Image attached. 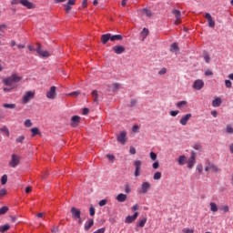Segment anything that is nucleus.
I'll return each mask as SVG.
<instances>
[{"mask_svg":"<svg viewBox=\"0 0 233 233\" xmlns=\"http://www.w3.org/2000/svg\"><path fill=\"white\" fill-rule=\"evenodd\" d=\"M23 81V76H19V74L15 73L8 77H5L2 80V83L5 85V86H12V88H15L17 86V83H21Z\"/></svg>","mask_w":233,"mask_h":233,"instance_id":"nucleus-1","label":"nucleus"},{"mask_svg":"<svg viewBox=\"0 0 233 233\" xmlns=\"http://www.w3.org/2000/svg\"><path fill=\"white\" fill-rule=\"evenodd\" d=\"M210 170L212 172H215L216 174H219V172H221V169H219V167L218 166H216L211 161H208V162H206L205 171L210 172Z\"/></svg>","mask_w":233,"mask_h":233,"instance_id":"nucleus-2","label":"nucleus"},{"mask_svg":"<svg viewBox=\"0 0 233 233\" xmlns=\"http://www.w3.org/2000/svg\"><path fill=\"white\" fill-rule=\"evenodd\" d=\"M21 162V157L13 154L11 156V160L9 161V167H11V168H15V167H17V165H19V163Z\"/></svg>","mask_w":233,"mask_h":233,"instance_id":"nucleus-3","label":"nucleus"},{"mask_svg":"<svg viewBox=\"0 0 233 233\" xmlns=\"http://www.w3.org/2000/svg\"><path fill=\"white\" fill-rule=\"evenodd\" d=\"M35 96V92L34 91L25 92V94L22 98L24 105H26V103H30V99H34Z\"/></svg>","mask_w":233,"mask_h":233,"instance_id":"nucleus-4","label":"nucleus"},{"mask_svg":"<svg viewBox=\"0 0 233 233\" xmlns=\"http://www.w3.org/2000/svg\"><path fill=\"white\" fill-rule=\"evenodd\" d=\"M141 165H143V161H141V160H136L134 162V167H135L134 176H135V177H139V176H141Z\"/></svg>","mask_w":233,"mask_h":233,"instance_id":"nucleus-5","label":"nucleus"},{"mask_svg":"<svg viewBox=\"0 0 233 233\" xmlns=\"http://www.w3.org/2000/svg\"><path fill=\"white\" fill-rule=\"evenodd\" d=\"M56 90V86H53L50 87V89L46 92V95L47 99H54L55 97H57V92Z\"/></svg>","mask_w":233,"mask_h":233,"instance_id":"nucleus-6","label":"nucleus"},{"mask_svg":"<svg viewBox=\"0 0 233 233\" xmlns=\"http://www.w3.org/2000/svg\"><path fill=\"white\" fill-rule=\"evenodd\" d=\"M205 86V81L202 79H197L193 83V88L194 90H203Z\"/></svg>","mask_w":233,"mask_h":233,"instance_id":"nucleus-7","label":"nucleus"},{"mask_svg":"<svg viewBox=\"0 0 233 233\" xmlns=\"http://www.w3.org/2000/svg\"><path fill=\"white\" fill-rule=\"evenodd\" d=\"M152 187L148 182H143L141 184V189L139 190V194H148V190Z\"/></svg>","mask_w":233,"mask_h":233,"instance_id":"nucleus-8","label":"nucleus"},{"mask_svg":"<svg viewBox=\"0 0 233 233\" xmlns=\"http://www.w3.org/2000/svg\"><path fill=\"white\" fill-rule=\"evenodd\" d=\"M171 14L176 17L175 25H181V12L177 9H174Z\"/></svg>","mask_w":233,"mask_h":233,"instance_id":"nucleus-9","label":"nucleus"},{"mask_svg":"<svg viewBox=\"0 0 233 233\" xmlns=\"http://www.w3.org/2000/svg\"><path fill=\"white\" fill-rule=\"evenodd\" d=\"M22 6H25V8H27V10H32L34 8H35V5H34V3L28 1V0H21V4Z\"/></svg>","mask_w":233,"mask_h":233,"instance_id":"nucleus-10","label":"nucleus"},{"mask_svg":"<svg viewBox=\"0 0 233 233\" xmlns=\"http://www.w3.org/2000/svg\"><path fill=\"white\" fill-rule=\"evenodd\" d=\"M71 214H72V218L75 220L79 219V218H81V210L76 208H71Z\"/></svg>","mask_w":233,"mask_h":233,"instance_id":"nucleus-11","label":"nucleus"},{"mask_svg":"<svg viewBox=\"0 0 233 233\" xmlns=\"http://www.w3.org/2000/svg\"><path fill=\"white\" fill-rule=\"evenodd\" d=\"M195 164H196V153L192 152L191 156L187 161V167L193 168Z\"/></svg>","mask_w":233,"mask_h":233,"instance_id":"nucleus-12","label":"nucleus"},{"mask_svg":"<svg viewBox=\"0 0 233 233\" xmlns=\"http://www.w3.org/2000/svg\"><path fill=\"white\" fill-rule=\"evenodd\" d=\"M117 141L121 143V145H126L127 143V132L122 131L118 137H117Z\"/></svg>","mask_w":233,"mask_h":233,"instance_id":"nucleus-13","label":"nucleus"},{"mask_svg":"<svg viewBox=\"0 0 233 233\" xmlns=\"http://www.w3.org/2000/svg\"><path fill=\"white\" fill-rule=\"evenodd\" d=\"M190 117H192V114H190V113L182 116L181 119L179 120L180 125H182V127H186V125L188 123V120L190 119Z\"/></svg>","mask_w":233,"mask_h":233,"instance_id":"nucleus-14","label":"nucleus"},{"mask_svg":"<svg viewBox=\"0 0 233 233\" xmlns=\"http://www.w3.org/2000/svg\"><path fill=\"white\" fill-rule=\"evenodd\" d=\"M36 52L39 56H41V57H50V53L48 51L43 50V48H41V46H38V47L36 48Z\"/></svg>","mask_w":233,"mask_h":233,"instance_id":"nucleus-15","label":"nucleus"},{"mask_svg":"<svg viewBox=\"0 0 233 233\" xmlns=\"http://www.w3.org/2000/svg\"><path fill=\"white\" fill-rule=\"evenodd\" d=\"M205 17L208 19V27L214 28V26H216V22L212 19V15L209 13H206Z\"/></svg>","mask_w":233,"mask_h":233,"instance_id":"nucleus-16","label":"nucleus"},{"mask_svg":"<svg viewBox=\"0 0 233 233\" xmlns=\"http://www.w3.org/2000/svg\"><path fill=\"white\" fill-rule=\"evenodd\" d=\"M113 52H115V54L120 55L123 54L125 52V46H115L112 47Z\"/></svg>","mask_w":233,"mask_h":233,"instance_id":"nucleus-17","label":"nucleus"},{"mask_svg":"<svg viewBox=\"0 0 233 233\" xmlns=\"http://www.w3.org/2000/svg\"><path fill=\"white\" fill-rule=\"evenodd\" d=\"M137 216H139L138 212H135L133 216H127L126 218V223H134L137 219Z\"/></svg>","mask_w":233,"mask_h":233,"instance_id":"nucleus-18","label":"nucleus"},{"mask_svg":"<svg viewBox=\"0 0 233 233\" xmlns=\"http://www.w3.org/2000/svg\"><path fill=\"white\" fill-rule=\"evenodd\" d=\"M177 161V163L180 167H183V165H187V157L185 155H181V156L178 157Z\"/></svg>","mask_w":233,"mask_h":233,"instance_id":"nucleus-19","label":"nucleus"},{"mask_svg":"<svg viewBox=\"0 0 233 233\" xmlns=\"http://www.w3.org/2000/svg\"><path fill=\"white\" fill-rule=\"evenodd\" d=\"M101 41L103 45H106L108 41H111V34L102 35Z\"/></svg>","mask_w":233,"mask_h":233,"instance_id":"nucleus-20","label":"nucleus"},{"mask_svg":"<svg viewBox=\"0 0 233 233\" xmlns=\"http://www.w3.org/2000/svg\"><path fill=\"white\" fill-rule=\"evenodd\" d=\"M81 117L79 116H72L71 120H72V127H77V125H79V121H80Z\"/></svg>","mask_w":233,"mask_h":233,"instance_id":"nucleus-21","label":"nucleus"},{"mask_svg":"<svg viewBox=\"0 0 233 233\" xmlns=\"http://www.w3.org/2000/svg\"><path fill=\"white\" fill-rule=\"evenodd\" d=\"M94 227V220L92 218L88 219L85 224V230H90Z\"/></svg>","mask_w":233,"mask_h":233,"instance_id":"nucleus-22","label":"nucleus"},{"mask_svg":"<svg viewBox=\"0 0 233 233\" xmlns=\"http://www.w3.org/2000/svg\"><path fill=\"white\" fill-rule=\"evenodd\" d=\"M116 201H118L119 203H125V201H127V195L120 193L116 196Z\"/></svg>","mask_w":233,"mask_h":233,"instance_id":"nucleus-23","label":"nucleus"},{"mask_svg":"<svg viewBox=\"0 0 233 233\" xmlns=\"http://www.w3.org/2000/svg\"><path fill=\"white\" fill-rule=\"evenodd\" d=\"M212 106L218 108V106H221V98L217 97L215 100L212 101Z\"/></svg>","mask_w":233,"mask_h":233,"instance_id":"nucleus-24","label":"nucleus"},{"mask_svg":"<svg viewBox=\"0 0 233 233\" xmlns=\"http://www.w3.org/2000/svg\"><path fill=\"white\" fill-rule=\"evenodd\" d=\"M183 106H188V102L182 100L177 103V108H183Z\"/></svg>","mask_w":233,"mask_h":233,"instance_id":"nucleus-25","label":"nucleus"},{"mask_svg":"<svg viewBox=\"0 0 233 233\" xmlns=\"http://www.w3.org/2000/svg\"><path fill=\"white\" fill-rule=\"evenodd\" d=\"M31 132H32V137H35V136H39V134H41V131H39L38 127L31 128Z\"/></svg>","mask_w":233,"mask_h":233,"instance_id":"nucleus-26","label":"nucleus"},{"mask_svg":"<svg viewBox=\"0 0 233 233\" xmlns=\"http://www.w3.org/2000/svg\"><path fill=\"white\" fill-rule=\"evenodd\" d=\"M123 35H111V41H122Z\"/></svg>","mask_w":233,"mask_h":233,"instance_id":"nucleus-27","label":"nucleus"},{"mask_svg":"<svg viewBox=\"0 0 233 233\" xmlns=\"http://www.w3.org/2000/svg\"><path fill=\"white\" fill-rule=\"evenodd\" d=\"M8 230H10V225L5 224L4 226H0V232L5 233L8 232Z\"/></svg>","mask_w":233,"mask_h":233,"instance_id":"nucleus-28","label":"nucleus"},{"mask_svg":"<svg viewBox=\"0 0 233 233\" xmlns=\"http://www.w3.org/2000/svg\"><path fill=\"white\" fill-rule=\"evenodd\" d=\"M0 132H3L4 134H5V136H7V137H10V130H8V127H6V126H4L0 128Z\"/></svg>","mask_w":233,"mask_h":233,"instance_id":"nucleus-29","label":"nucleus"},{"mask_svg":"<svg viewBox=\"0 0 233 233\" xmlns=\"http://www.w3.org/2000/svg\"><path fill=\"white\" fill-rule=\"evenodd\" d=\"M170 52H179V46L177 43H173L170 47Z\"/></svg>","mask_w":233,"mask_h":233,"instance_id":"nucleus-30","label":"nucleus"},{"mask_svg":"<svg viewBox=\"0 0 233 233\" xmlns=\"http://www.w3.org/2000/svg\"><path fill=\"white\" fill-rule=\"evenodd\" d=\"M15 107V104H3V108H9L10 110H14Z\"/></svg>","mask_w":233,"mask_h":233,"instance_id":"nucleus-31","label":"nucleus"},{"mask_svg":"<svg viewBox=\"0 0 233 233\" xmlns=\"http://www.w3.org/2000/svg\"><path fill=\"white\" fill-rule=\"evenodd\" d=\"M210 210L211 212H218V205L214 202H210Z\"/></svg>","mask_w":233,"mask_h":233,"instance_id":"nucleus-32","label":"nucleus"},{"mask_svg":"<svg viewBox=\"0 0 233 233\" xmlns=\"http://www.w3.org/2000/svg\"><path fill=\"white\" fill-rule=\"evenodd\" d=\"M145 225H147V218H142L138 222L137 227H139L140 228H143V227H145Z\"/></svg>","mask_w":233,"mask_h":233,"instance_id":"nucleus-33","label":"nucleus"},{"mask_svg":"<svg viewBox=\"0 0 233 233\" xmlns=\"http://www.w3.org/2000/svg\"><path fill=\"white\" fill-rule=\"evenodd\" d=\"M92 96L94 97V102L97 103V99L99 97V95L97 94V90H93L92 91Z\"/></svg>","mask_w":233,"mask_h":233,"instance_id":"nucleus-34","label":"nucleus"},{"mask_svg":"<svg viewBox=\"0 0 233 233\" xmlns=\"http://www.w3.org/2000/svg\"><path fill=\"white\" fill-rule=\"evenodd\" d=\"M66 96H71L74 97H77L78 96H81V91H74L72 93L66 94Z\"/></svg>","mask_w":233,"mask_h":233,"instance_id":"nucleus-35","label":"nucleus"},{"mask_svg":"<svg viewBox=\"0 0 233 233\" xmlns=\"http://www.w3.org/2000/svg\"><path fill=\"white\" fill-rule=\"evenodd\" d=\"M153 179H155V181L161 179V172L157 171V173H155L153 176Z\"/></svg>","mask_w":233,"mask_h":233,"instance_id":"nucleus-36","label":"nucleus"},{"mask_svg":"<svg viewBox=\"0 0 233 233\" xmlns=\"http://www.w3.org/2000/svg\"><path fill=\"white\" fill-rule=\"evenodd\" d=\"M7 181H8V176H6V175L2 176V177H1L2 185H6Z\"/></svg>","mask_w":233,"mask_h":233,"instance_id":"nucleus-37","label":"nucleus"},{"mask_svg":"<svg viewBox=\"0 0 233 233\" xmlns=\"http://www.w3.org/2000/svg\"><path fill=\"white\" fill-rule=\"evenodd\" d=\"M141 35L143 37V39H146L147 38V35H148V29L147 28H144L141 32Z\"/></svg>","mask_w":233,"mask_h":233,"instance_id":"nucleus-38","label":"nucleus"},{"mask_svg":"<svg viewBox=\"0 0 233 233\" xmlns=\"http://www.w3.org/2000/svg\"><path fill=\"white\" fill-rule=\"evenodd\" d=\"M8 212V207L5 206L0 208V216H3V214H6Z\"/></svg>","mask_w":233,"mask_h":233,"instance_id":"nucleus-39","label":"nucleus"},{"mask_svg":"<svg viewBox=\"0 0 233 233\" xmlns=\"http://www.w3.org/2000/svg\"><path fill=\"white\" fill-rule=\"evenodd\" d=\"M149 156H150V159L152 161H156L157 159V154H156V153H154L152 151L150 152Z\"/></svg>","mask_w":233,"mask_h":233,"instance_id":"nucleus-40","label":"nucleus"},{"mask_svg":"<svg viewBox=\"0 0 233 233\" xmlns=\"http://www.w3.org/2000/svg\"><path fill=\"white\" fill-rule=\"evenodd\" d=\"M8 194V191H6V188L0 189V198H5Z\"/></svg>","mask_w":233,"mask_h":233,"instance_id":"nucleus-41","label":"nucleus"},{"mask_svg":"<svg viewBox=\"0 0 233 233\" xmlns=\"http://www.w3.org/2000/svg\"><path fill=\"white\" fill-rule=\"evenodd\" d=\"M227 134H233V127L230 125H228L226 127Z\"/></svg>","mask_w":233,"mask_h":233,"instance_id":"nucleus-42","label":"nucleus"},{"mask_svg":"<svg viewBox=\"0 0 233 233\" xmlns=\"http://www.w3.org/2000/svg\"><path fill=\"white\" fill-rule=\"evenodd\" d=\"M25 127H26V128H30V127H32V120L26 119L25 121Z\"/></svg>","mask_w":233,"mask_h":233,"instance_id":"nucleus-43","label":"nucleus"},{"mask_svg":"<svg viewBox=\"0 0 233 233\" xmlns=\"http://www.w3.org/2000/svg\"><path fill=\"white\" fill-rule=\"evenodd\" d=\"M111 86H112L113 92H116V90H119L120 85L119 84H112Z\"/></svg>","mask_w":233,"mask_h":233,"instance_id":"nucleus-44","label":"nucleus"},{"mask_svg":"<svg viewBox=\"0 0 233 233\" xmlns=\"http://www.w3.org/2000/svg\"><path fill=\"white\" fill-rule=\"evenodd\" d=\"M144 14L147 17H152V12L148 9H144Z\"/></svg>","mask_w":233,"mask_h":233,"instance_id":"nucleus-45","label":"nucleus"},{"mask_svg":"<svg viewBox=\"0 0 233 233\" xmlns=\"http://www.w3.org/2000/svg\"><path fill=\"white\" fill-rule=\"evenodd\" d=\"M125 192H126V194H130L132 192V188L130 187L129 185H126Z\"/></svg>","mask_w":233,"mask_h":233,"instance_id":"nucleus-46","label":"nucleus"},{"mask_svg":"<svg viewBox=\"0 0 233 233\" xmlns=\"http://www.w3.org/2000/svg\"><path fill=\"white\" fill-rule=\"evenodd\" d=\"M16 143H23L25 141V136H20L15 139Z\"/></svg>","mask_w":233,"mask_h":233,"instance_id":"nucleus-47","label":"nucleus"},{"mask_svg":"<svg viewBox=\"0 0 233 233\" xmlns=\"http://www.w3.org/2000/svg\"><path fill=\"white\" fill-rule=\"evenodd\" d=\"M225 85L227 88H232V82L230 80H226Z\"/></svg>","mask_w":233,"mask_h":233,"instance_id":"nucleus-48","label":"nucleus"},{"mask_svg":"<svg viewBox=\"0 0 233 233\" xmlns=\"http://www.w3.org/2000/svg\"><path fill=\"white\" fill-rule=\"evenodd\" d=\"M66 13L68 14L72 10V5H69L68 4L65 5Z\"/></svg>","mask_w":233,"mask_h":233,"instance_id":"nucleus-49","label":"nucleus"},{"mask_svg":"<svg viewBox=\"0 0 233 233\" xmlns=\"http://www.w3.org/2000/svg\"><path fill=\"white\" fill-rule=\"evenodd\" d=\"M89 214L90 216H96V208H94V207L89 208Z\"/></svg>","mask_w":233,"mask_h":233,"instance_id":"nucleus-50","label":"nucleus"},{"mask_svg":"<svg viewBox=\"0 0 233 233\" xmlns=\"http://www.w3.org/2000/svg\"><path fill=\"white\" fill-rule=\"evenodd\" d=\"M197 170H198V172H199V174H201V172H203V165L198 164L197 166Z\"/></svg>","mask_w":233,"mask_h":233,"instance_id":"nucleus-51","label":"nucleus"},{"mask_svg":"<svg viewBox=\"0 0 233 233\" xmlns=\"http://www.w3.org/2000/svg\"><path fill=\"white\" fill-rule=\"evenodd\" d=\"M136 105H137V100L136 99H131L130 101V107L132 108L133 106H135Z\"/></svg>","mask_w":233,"mask_h":233,"instance_id":"nucleus-52","label":"nucleus"},{"mask_svg":"<svg viewBox=\"0 0 233 233\" xmlns=\"http://www.w3.org/2000/svg\"><path fill=\"white\" fill-rule=\"evenodd\" d=\"M99 207H105L106 205V199H102L98 202Z\"/></svg>","mask_w":233,"mask_h":233,"instance_id":"nucleus-53","label":"nucleus"},{"mask_svg":"<svg viewBox=\"0 0 233 233\" xmlns=\"http://www.w3.org/2000/svg\"><path fill=\"white\" fill-rule=\"evenodd\" d=\"M153 168L155 170H157V168H159V162L157 161V162H154L153 165H152Z\"/></svg>","mask_w":233,"mask_h":233,"instance_id":"nucleus-54","label":"nucleus"},{"mask_svg":"<svg viewBox=\"0 0 233 233\" xmlns=\"http://www.w3.org/2000/svg\"><path fill=\"white\" fill-rule=\"evenodd\" d=\"M169 114H170V116H172V117H176V116H177V114H179V111L178 110L170 111Z\"/></svg>","mask_w":233,"mask_h":233,"instance_id":"nucleus-55","label":"nucleus"},{"mask_svg":"<svg viewBox=\"0 0 233 233\" xmlns=\"http://www.w3.org/2000/svg\"><path fill=\"white\" fill-rule=\"evenodd\" d=\"M89 112H90V109L85 107V108L83 109V111H82V114H83V116H86V115H88Z\"/></svg>","mask_w":233,"mask_h":233,"instance_id":"nucleus-56","label":"nucleus"},{"mask_svg":"<svg viewBox=\"0 0 233 233\" xmlns=\"http://www.w3.org/2000/svg\"><path fill=\"white\" fill-rule=\"evenodd\" d=\"M11 5H21V0H12Z\"/></svg>","mask_w":233,"mask_h":233,"instance_id":"nucleus-57","label":"nucleus"},{"mask_svg":"<svg viewBox=\"0 0 233 233\" xmlns=\"http://www.w3.org/2000/svg\"><path fill=\"white\" fill-rule=\"evenodd\" d=\"M184 233H194V229H190V228H184L183 229Z\"/></svg>","mask_w":233,"mask_h":233,"instance_id":"nucleus-58","label":"nucleus"},{"mask_svg":"<svg viewBox=\"0 0 233 233\" xmlns=\"http://www.w3.org/2000/svg\"><path fill=\"white\" fill-rule=\"evenodd\" d=\"M221 210H222V212H224V213L228 212V206H223V207L221 208Z\"/></svg>","mask_w":233,"mask_h":233,"instance_id":"nucleus-59","label":"nucleus"},{"mask_svg":"<svg viewBox=\"0 0 233 233\" xmlns=\"http://www.w3.org/2000/svg\"><path fill=\"white\" fill-rule=\"evenodd\" d=\"M66 5H69L70 6H74V5H76V0H68Z\"/></svg>","mask_w":233,"mask_h":233,"instance_id":"nucleus-60","label":"nucleus"},{"mask_svg":"<svg viewBox=\"0 0 233 233\" xmlns=\"http://www.w3.org/2000/svg\"><path fill=\"white\" fill-rule=\"evenodd\" d=\"M107 159H109V161H114V159H116V157H114V155H106Z\"/></svg>","mask_w":233,"mask_h":233,"instance_id":"nucleus-61","label":"nucleus"},{"mask_svg":"<svg viewBox=\"0 0 233 233\" xmlns=\"http://www.w3.org/2000/svg\"><path fill=\"white\" fill-rule=\"evenodd\" d=\"M204 59H205L206 63H210V56L208 55H205Z\"/></svg>","mask_w":233,"mask_h":233,"instance_id":"nucleus-62","label":"nucleus"},{"mask_svg":"<svg viewBox=\"0 0 233 233\" xmlns=\"http://www.w3.org/2000/svg\"><path fill=\"white\" fill-rule=\"evenodd\" d=\"M194 148H195V150H201L202 147H201L200 144H196V145L194 146Z\"/></svg>","mask_w":233,"mask_h":233,"instance_id":"nucleus-63","label":"nucleus"},{"mask_svg":"<svg viewBox=\"0 0 233 233\" xmlns=\"http://www.w3.org/2000/svg\"><path fill=\"white\" fill-rule=\"evenodd\" d=\"M205 76H214V73L212 71H210V70H207L205 72Z\"/></svg>","mask_w":233,"mask_h":233,"instance_id":"nucleus-64","label":"nucleus"}]
</instances>
